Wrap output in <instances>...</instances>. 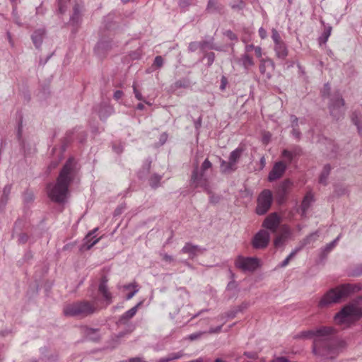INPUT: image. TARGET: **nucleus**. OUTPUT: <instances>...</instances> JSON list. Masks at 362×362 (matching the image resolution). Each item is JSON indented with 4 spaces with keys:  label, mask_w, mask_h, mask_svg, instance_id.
<instances>
[{
    "label": "nucleus",
    "mask_w": 362,
    "mask_h": 362,
    "mask_svg": "<svg viewBox=\"0 0 362 362\" xmlns=\"http://www.w3.org/2000/svg\"><path fill=\"white\" fill-rule=\"evenodd\" d=\"M107 281V276L103 275L98 291L92 290L88 294L91 301L81 300L66 305L63 310L64 315L83 318L110 305L112 303V295L108 289Z\"/></svg>",
    "instance_id": "obj_1"
},
{
    "label": "nucleus",
    "mask_w": 362,
    "mask_h": 362,
    "mask_svg": "<svg viewBox=\"0 0 362 362\" xmlns=\"http://www.w3.org/2000/svg\"><path fill=\"white\" fill-rule=\"evenodd\" d=\"M76 165L75 159L69 158L60 170L56 183H49L47 185V194L52 202L59 204H64L66 202L69 187L75 176Z\"/></svg>",
    "instance_id": "obj_2"
},
{
    "label": "nucleus",
    "mask_w": 362,
    "mask_h": 362,
    "mask_svg": "<svg viewBox=\"0 0 362 362\" xmlns=\"http://www.w3.org/2000/svg\"><path fill=\"white\" fill-rule=\"evenodd\" d=\"M361 288L360 284H345L334 288H331L322 297L318 303V307L323 308L337 303L341 298L359 291Z\"/></svg>",
    "instance_id": "obj_3"
},
{
    "label": "nucleus",
    "mask_w": 362,
    "mask_h": 362,
    "mask_svg": "<svg viewBox=\"0 0 362 362\" xmlns=\"http://www.w3.org/2000/svg\"><path fill=\"white\" fill-rule=\"evenodd\" d=\"M362 317V297H358L352 303L345 305L334 316V320L338 324H343L349 318H360Z\"/></svg>",
    "instance_id": "obj_4"
},
{
    "label": "nucleus",
    "mask_w": 362,
    "mask_h": 362,
    "mask_svg": "<svg viewBox=\"0 0 362 362\" xmlns=\"http://www.w3.org/2000/svg\"><path fill=\"white\" fill-rule=\"evenodd\" d=\"M212 167L211 163L206 158L202 163L201 168L196 166L192 174L191 185L194 188H202L208 194L211 193L208 177L205 172Z\"/></svg>",
    "instance_id": "obj_5"
},
{
    "label": "nucleus",
    "mask_w": 362,
    "mask_h": 362,
    "mask_svg": "<svg viewBox=\"0 0 362 362\" xmlns=\"http://www.w3.org/2000/svg\"><path fill=\"white\" fill-rule=\"evenodd\" d=\"M344 104V100L342 98V96L339 93H335L331 96L329 103V109L330 114L337 120L344 116L345 111Z\"/></svg>",
    "instance_id": "obj_6"
},
{
    "label": "nucleus",
    "mask_w": 362,
    "mask_h": 362,
    "mask_svg": "<svg viewBox=\"0 0 362 362\" xmlns=\"http://www.w3.org/2000/svg\"><path fill=\"white\" fill-rule=\"evenodd\" d=\"M136 315V305L132 307L130 310L124 313L117 322L118 326H125V329L118 333L117 338H122L132 333L134 330V325L129 324V321Z\"/></svg>",
    "instance_id": "obj_7"
},
{
    "label": "nucleus",
    "mask_w": 362,
    "mask_h": 362,
    "mask_svg": "<svg viewBox=\"0 0 362 362\" xmlns=\"http://www.w3.org/2000/svg\"><path fill=\"white\" fill-rule=\"evenodd\" d=\"M272 200V192L269 189H264L258 196L256 213L258 215L265 214L270 209Z\"/></svg>",
    "instance_id": "obj_8"
},
{
    "label": "nucleus",
    "mask_w": 362,
    "mask_h": 362,
    "mask_svg": "<svg viewBox=\"0 0 362 362\" xmlns=\"http://www.w3.org/2000/svg\"><path fill=\"white\" fill-rule=\"evenodd\" d=\"M259 259L256 257H244L238 256L235 261V265L237 268L243 272H253L259 266Z\"/></svg>",
    "instance_id": "obj_9"
},
{
    "label": "nucleus",
    "mask_w": 362,
    "mask_h": 362,
    "mask_svg": "<svg viewBox=\"0 0 362 362\" xmlns=\"http://www.w3.org/2000/svg\"><path fill=\"white\" fill-rule=\"evenodd\" d=\"M269 240V232L266 230H260L254 235L252 245L255 249H263L267 247Z\"/></svg>",
    "instance_id": "obj_10"
},
{
    "label": "nucleus",
    "mask_w": 362,
    "mask_h": 362,
    "mask_svg": "<svg viewBox=\"0 0 362 362\" xmlns=\"http://www.w3.org/2000/svg\"><path fill=\"white\" fill-rule=\"evenodd\" d=\"M82 21V10L78 4H75L68 25L72 27V33H76Z\"/></svg>",
    "instance_id": "obj_11"
},
{
    "label": "nucleus",
    "mask_w": 362,
    "mask_h": 362,
    "mask_svg": "<svg viewBox=\"0 0 362 362\" xmlns=\"http://www.w3.org/2000/svg\"><path fill=\"white\" fill-rule=\"evenodd\" d=\"M281 223V218L276 212L270 214L262 223V227L276 233Z\"/></svg>",
    "instance_id": "obj_12"
},
{
    "label": "nucleus",
    "mask_w": 362,
    "mask_h": 362,
    "mask_svg": "<svg viewBox=\"0 0 362 362\" xmlns=\"http://www.w3.org/2000/svg\"><path fill=\"white\" fill-rule=\"evenodd\" d=\"M286 168L287 165L284 161L279 160L276 162L268 175V180L269 182H274L279 180L283 176Z\"/></svg>",
    "instance_id": "obj_13"
},
{
    "label": "nucleus",
    "mask_w": 362,
    "mask_h": 362,
    "mask_svg": "<svg viewBox=\"0 0 362 362\" xmlns=\"http://www.w3.org/2000/svg\"><path fill=\"white\" fill-rule=\"evenodd\" d=\"M101 120L106 119L114 112L113 107L107 103L102 102L93 107Z\"/></svg>",
    "instance_id": "obj_14"
},
{
    "label": "nucleus",
    "mask_w": 362,
    "mask_h": 362,
    "mask_svg": "<svg viewBox=\"0 0 362 362\" xmlns=\"http://www.w3.org/2000/svg\"><path fill=\"white\" fill-rule=\"evenodd\" d=\"M204 251H206V248L194 245L191 243H187L180 252L183 254H187L190 259H194Z\"/></svg>",
    "instance_id": "obj_15"
},
{
    "label": "nucleus",
    "mask_w": 362,
    "mask_h": 362,
    "mask_svg": "<svg viewBox=\"0 0 362 362\" xmlns=\"http://www.w3.org/2000/svg\"><path fill=\"white\" fill-rule=\"evenodd\" d=\"M274 63L271 59H262L259 64V71L267 78L272 77L273 71L274 70Z\"/></svg>",
    "instance_id": "obj_16"
},
{
    "label": "nucleus",
    "mask_w": 362,
    "mask_h": 362,
    "mask_svg": "<svg viewBox=\"0 0 362 362\" xmlns=\"http://www.w3.org/2000/svg\"><path fill=\"white\" fill-rule=\"evenodd\" d=\"M81 331L86 339L94 342H98L100 341L101 337L99 329L83 326L81 327Z\"/></svg>",
    "instance_id": "obj_17"
},
{
    "label": "nucleus",
    "mask_w": 362,
    "mask_h": 362,
    "mask_svg": "<svg viewBox=\"0 0 362 362\" xmlns=\"http://www.w3.org/2000/svg\"><path fill=\"white\" fill-rule=\"evenodd\" d=\"M112 42L110 40H100L95 47V52L100 57H105L107 52L112 49Z\"/></svg>",
    "instance_id": "obj_18"
},
{
    "label": "nucleus",
    "mask_w": 362,
    "mask_h": 362,
    "mask_svg": "<svg viewBox=\"0 0 362 362\" xmlns=\"http://www.w3.org/2000/svg\"><path fill=\"white\" fill-rule=\"evenodd\" d=\"M97 230L98 228H95L87 234L83 239V244L81 245L80 250H88L99 241V238L95 239V237L93 235Z\"/></svg>",
    "instance_id": "obj_19"
},
{
    "label": "nucleus",
    "mask_w": 362,
    "mask_h": 362,
    "mask_svg": "<svg viewBox=\"0 0 362 362\" xmlns=\"http://www.w3.org/2000/svg\"><path fill=\"white\" fill-rule=\"evenodd\" d=\"M119 289L123 298L126 300H129L136 293V284L134 281L130 284H125L121 286Z\"/></svg>",
    "instance_id": "obj_20"
},
{
    "label": "nucleus",
    "mask_w": 362,
    "mask_h": 362,
    "mask_svg": "<svg viewBox=\"0 0 362 362\" xmlns=\"http://www.w3.org/2000/svg\"><path fill=\"white\" fill-rule=\"evenodd\" d=\"M46 34L45 28H39L35 30L31 35L32 41L37 49H39L43 42L44 37Z\"/></svg>",
    "instance_id": "obj_21"
},
{
    "label": "nucleus",
    "mask_w": 362,
    "mask_h": 362,
    "mask_svg": "<svg viewBox=\"0 0 362 362\" xmlns=\"http://www.w3.org/2000/svg\"><path fill=\"white\" fill-rule=\"evenodd\" d=\"M274 50L277 58L285 59L288 54V49L284 41L277 43L274 46Z\"/></svg>",
    "instance_id": "obj_22"
},
{
    "label": "nucleus",
    "mask_w": 362,
    "mask_h": 362,
    "mask_svg": "<svg viewBox=\"0 0 362 362\" xmlns=\"http://www.w3.org/2000/svg\"><path fill=\"white\" fill-rule=\"evenodd\" d=\"M313 201L314 199L313 194L310 192L307 193L304 197L300 206L301 216L303 217L306 216L307 211L310 208Z\"/></svg>",
    "instance_id": "obj_23"
},
{
    "label": "nucleus",
    "mask_w": 362,
    "mask_h": 362,
    "mask_svg": "<svg viewBox=\"0 0 362 362\" xmlns=\"http://www.w3.org/2000/svg\"><path fill=\"white\" fill-rule=\"evenodd\" d=\"M163 175L153 173L148 178V184L153 189H156L162 185Z\"/></svg>",
    "instance_id": "obj_24"
},
{
    "label": "nucleus",
    "mask_w": 362,
    "mask_h": 362,
    "mask_svg": "<svg viewBox=\"0 0 362 362\" xmlns=\"http://www.w3.org/2000/svg\"><path fill=\"white\" fill-rule=\"evenodd\" d=\"M35 200V195L33 191L26 189L23 194V202L24 208L29 209Z\"/></svg>",
    "instance_id": "obj_25"
},
{
    "label": "nucleus",
    "mask_w": 362,
    "mask_h": 362,
    "mask_svg": "<svg viewBox=\"0 0 362 362\" xmlns=\"http://www.w3.org/2000/svg\"><path fill=\"white\" fill-rule=\"evenodd\" d=\"M242 310L241 307L234 308L230 310L225 313L224 314H221L217 317V319L223 321V324H225L227 319H233L236 315Z\"/></svg>",
    "instance_id": "obj_26"
},
{
    "label": "nucleus",
    "mask_w": 362,
    "mask_h": 362,
    "mask_svg": "<svg viewBox=\"0 0 362 362\" xmlns=\"http://www.w3.org/2000/svg\"><path fill=\"white\" fill-rule=\"evenodd\" d=\"M243 149L242 148H236L235 150H233L229 156L228 160L229 162L235 165V167H237V163L239 161L242 153H243Z\"/></svg>",
    "instance_id": "obj_27"
},
{
    "label": "nucleus",
    "mask_w": 362,
    "mask_h": 362,
    "mask_svg": "<svg viewBox=\"0 0 362 362\" xmlns=\"http://www.w3.org/2000/svg\"><path fill=\"white\" fill-rule=\"evenodd\" d=\"M220 168L221 171L223 173H230L232 172H234L237 167H235V165H232L229 160L226 161L223 159H220Z\"/></svg>",
    "instance_id": "obj_28"
},
{
    "label": "nucleus",
    "mask_w": 362,
    "mask_h": 362,
    "mask_svg": "<svg viewBox=\"0 0 362 362\" xmlns=\"http://www.w3.org/2000/svg\"><path fill=\"white\" fill-rule=\"evenodd\" d=\"M351 120L356 126L358 134L362 136V115L360 113L354 112L351 115Z\"/></svg>",
    "instance_id": "obj_29"
},
{
    "label": "nucleus",
    "mask_w": 362,
    "mask_h": 362,
    "mask_svg": "<svg viewBox=\"0 0 362 362\" xmlns=\"http://www.w3.org/2000/svg\"><path fill=\"white\" fill-rule=\"evenodd\" d=\"M163 63H164L163 58L161 56H156L154 59L152 66H151V68L148 70H147V72L151 73L156 70L160 69L163 66Z\"/></svg>",
    "instance_id": "obj_30"
},
{
    "label": "nucleus",
    "mask_w": 362,
    "mask_h": 362,
    "mask_svg": "<svg viewBox=\"0 0 362 362\" xmlns=\"http://www.w3.org/2000/svg\"><path fill=\"white\" fill-rule=\"evenodd\" d=\"M221 7L218 5L216 0H209L206 11L209 13H214L216 12H221Z\"/></svg>",
    "instance_id": "obj_31"
},
{
    "label": "nucleus",
    "mask_w": 362,
    "mask_h": 362,
    "mask_svg": "<svg viewBox=\"0 0 362 362\" xmlns=\"http://www.w3.org/2000/svg\"><path fill=\"white\" fill-rule=\"evenodd\" d=\"M331 167L329 165H325L323 168V170L320 175L319 182L320 183L326 185L327 180L330 173Z\"/></svg>",
    "instance_id": "obj_32"
},
{
    "label": "nucleus",
    "mask_w": 362,
    "mask_h": 362,
    "mask_svg": "<svg viewBox=\"0 0 362 362\" xmlns=\"http://www.w3.org/2000/svg\"><path fill=\"white\" fill-rule=\"evenodd\" d=\"M189 85V83L187 80L186 79H182V80H178L177 81H175L171 86H170V90L173 92L177 90L179 88H187Z\"/></svg>",
    "instance_id": "obj_33"
},
{
    "label": "nucleus",
    "mask_w": 362,
    "mask_h": 362,
    "mask_svg": "<svg viewBox=\"0 0 362 362\" xmlns=\"http://www.w3.org/2000/svg\"><path fill=\"white\" fill-rule=\"evenodd\" d=\"M241 64L245 69H248L250 66L254 65L252 58L247 54H243L240 59Z\"/></svg>",
    "instance_id": "obj_34"
},
{
    "label": "nucleus",
    "mask_w": 362,
    "mask_h": 362,
    "mask_svg": "<svg viewBox=\"0 0 362 362\" xmlns=\"http://www.w3.org/2000/svg\"><path fill=\"white\" fill-rule=\"evenodd\" d=\"M230 6L233 10L242 11L245 7V3L243 0H231Z\"/></svg>",
    "instance_id": "obj_35"
},
{
    "label": "nucleus",
    "mask_w": 362,
    "mask_h": 362,
    "mask_svg": "<svg viewBox=\"0 0 362 362\" xmlns=\"http://www.w3.org/2000/svg\"><path fill=\"white\" fill-rule=\"evenodd\" d=\"M300 250V247H296L291 251V252L287 256V257L280 264L281 267H286L291 259H292L296 255Z\"/></svg>",
    "instance_id": "obj_36"
},
{
    "label": "nucleus",
    "mask_w": 362,
    "mask_h": 362,
    "mask_svg": "<svg viewBox=\"0 0 362 362\" xmlns=\"http://www.w3.org/2000/svg\"><path fill=\"white\" fill-rule=\"evenodd\" d=\"M331 32H332V27L331 26H328L327 27L323 33H322V35H320V37H319V41L320 43H326L331 35Z\"/></svg>",
    "instance_id": "obj_37"
},
{
    "label": "nucleus",
    "mask_w": 362,
    "mask_h": 362,
    "mask_svg": "<svg viewBox=\"0 0 362 362\" xmlns=\"http://www.w3.org/2000/svg\"><path fill=\"white\" fill-rule=\"evenodd\" d=\"M341 237V235L339 234L334 240L327 244L325 247L323 248V252L329 253V252H331L333 250V248L336 246L337 243L340 240Z\"/></svg>",
    "instance_id": "obj_38"
},
{
    "label": "nucleus",
    "mask_w": 362,
    "mask_h": 362,
    "mask_svg": "<svg viewBox=\"0 0 362 362\" xmlns=\"http://www.w3.org/2000/svg\"><path fill=\"white\" fill-rule=\"evenodd\" d=\"M144 102L145 103V104H143L141 103H137V110H145L146 111L151 112V106H152L153 102L151 100L144 101Z\"/></svg>",
    "instance_id": "obj_39"
},
{
    "label": "nucleus",
    "mask_w": 362,
    "mask_h": 362,
    "mask_svg": "<svg viewBox=\"0 0 362 362\" xmlns=\"http://www.w3.org/2000/svg\"><path fill=\"white\" fill-rule=\"evenodd\" d=\"M204 43L203 42H192L189 44L188 50L190 52H194L199 48H204Z\"/></svg>",
    "instance_id": "obj_40"
},
{
    "label": "nucleus",
    "mask_w": 362,
    "mask_h": 362,
    "mask_svg": "<svg viewBox=\"0 0 362 362\" xmlns=\"http://www.w3.org/2000/svg\"><path fill=\"white\" fill-rule=\"evenodd\" d=\"M182 354L180 353H172L170 354L168 356L161 358L159 360V362H169L173 360L178 359L181 357Z\"/></svg>",
    "instance_id": "obj_41"
},
{
    "label": "nucleus",
    "mask_w": 362,
    "mask_h": 362,
    "mask_svg": "<svg viewBox=\"0 0 362 362\" xmlns=\"http://www.w3.org/2000/svg\"><path fill=\"white\" fill-rule=\"evenodd\" d=\"M281 156L286 160L288 163H291L292 160L295 158L291 151L288 149H284L281 152Z\"/></svg>",
    "instance_id": "obj_42"
},
{
    "label": "nucleus",
    "mask_w": 362,
    "mask_h": 362,
    "mask_svg": "<svg viewBox=\"0 0 362 362\" xmlns=\"http://www.w3.org/2000/svg\"><path fill=\"white\" fill-rule=\"evenodd\" d=\"M10 192V188L6 186L4 188L3 191V197L0 199V207H4L6 204L7 199H8V194Z\"/></svg>",
    "instance_id": "obj_43"
},
{
    "label": "nucleus",
    "mask_w": 362,
    "mask_h": 362,
    "mask_svg": "<svg viewBox=\"0 0 362 362\" xmlns=\"http://www.w3.org/2000/svg\"><path fill=\"white\" fill-rule=\"evenodd\" d=\"M18 243L19 245L25 244L30 239V236L25 233H19L17 234Z\"/></svg>",
    "instance_id": "obj_44"
},
{
    "label": "nucleus",
    "mask_w": 362,
    "mask_h": 362,
    "mask_svg": "<svg viewBox=\"0 0 362 362\" xmlns=\"http://www.w3.org/2000/svg\"><path fill=\"white\" fill-rule=\"evenodd\" d=\"M272 38L274 42V44L276 45L277 43H280L284 40L281 39V37L279 33L275 28L272 30Z\"/></svg>",
    "instance_id": "obj_45"
},
{
    "label": "nucleus",
    "mask_w": 362,
    "mask_h": 362,
    "mask_svg": "<svg viewBox=\"0 0 362 362\" xmlns=\"http://www.w3.org/2000/svg\"><path fill=\"white\" fill-rule=\"evenodd\" d=\"M291 185L292 182L289 180H286L281 183L280 190L284 195L288 193V188Z\"/></svg>",
    "instance_id": "obj_46"
},
{
    "label": "nucleus",
    "mask_w": 362,
    "mask_h": 362,
    "mask_svg": "<svg viewBox=\"0 0 362 362\" xmlns=\"http://www.w3.org/2000/svg\"><path fill=\"white\" fill-rule=\"evenodd\" d=\"M362 275V265H358L349 272L350 276H359Z\"/></svg>",
    "instance_id": "obj_47"
},
{
    "label": "nucleus",
    "mask_w": 362,
    "mask_h": 362,
    "mask_svg": "<svg viewBox=\"0 0 362 362\" xmlns=\"http://www.w3.org/2000/svg\"><path fill=\"white\" fill-rule=\"evenodd\" d=\"M285 240H286V236H284V235H279L277 236L275 240H274V245L276 247H281L284 245V242H285Z\"/></svg>",
    "instance_id": "obj_48"
},
{
    "label": "nucleus",
    "mask_w": 362,
    "mask_h": 362,
    "mask_svg": "<svg viewBox=\"0 0 362 362\" xmlns=\"http://www.w3.org/2000/svg\"><path fill=\"white\" fill-rule=\"evenodd\" d=\"M112 149L116 153L120 154L123 151V146L121 143L115 142L112 144Z\"/></svg>",
    "instance_id": "obj_49"
},
{
    "label": "nucleus",
    "mask_w": 362,
    "mask_h": 362,
    "mask_svg": "<svg viewBox=\"0 0 362 362\" xmlns=\"http://www.w3.org/2000/svg\"><path fill=\"white\" fill-rule=\"evenodd\" d=\"M290 151H291V153L293 154V156H294V158L300 155L301 152H302V149L300 146H295L292 148L291 150H290Z\"/></svg>",
    "instance_id": "obj_50"
},
{
    "label": "nucleus",
    "mask_w": 362,
    "mask_h": 362,
    "mask_svg": "<svg viewBox=\"0 0 362 362\" xmlns=\"http://www.w3.org/2000/svg\"><path fill=\"white\" fill-rule=\"evenodd\" d=\"M290 120H291L292 129L298 128V118L296 116H295L293 115H291Z\"/></svg>",
    "instance_id": "obj_51"
},
{
    "label": "nucleus",
    "mask_w": 362,
    "mask_h": 362,
    "mask_svg": "<svg viewBox=\"0 0 362 362\" xmlns=\"http://www.w3.org/2000/svg\"><path fill=\"white\" fill-rule=\"evenodd\" d=\"M124 93L120 90H117L113 94V98L117 101H119L120 99H122Z\"/></svg>",
    "instance_id": "obj_52"
},
{
    "label": "nucleus",
    "mask_w": 362,
    "mask_h": 362,
    "mask_svg": "<svg viewBox=\"0 0 362 362\" xmlns=\"http://www.w3.org/2000/svg\"><path fill=\"white\" fill-rule=\"evenodd\" d=\"M227 84H228V79L225 76H223L221 78L220 89L222 91L225 90Z\"/></svg>",
    "instance_id": "obj_53"
},
{
    "label": "nucleus",
    "mask_w": 362,
    "mask_h": 362,
    "mask_svg": "<svg viewBox=\"0 0 362 362\" xmlns=\"http://www.w3.org/2000/svg\"><path fill=\"white\" fill-rule=\"evenodd\" d=\"M291 134L295 139L298 140L300 139L301 133L298 128H293L292 129Z\"/></svg>",
    "instance_id": "obj_54"
},
{
    "label": "nucleus",
    "mask_w": 362,
    "mask_h": 362,
    "mask_svg": "<svg viewBox=\"0 0 362 362\" xmlns=\"http://www.w3.org/2000/svg\"><path fill=\"white\" fill-rule=\"evenodd\" d=\"M73 134H74V132L72 131L68 132L66 133V136L64 137V146L67 145L68 144H69L71 141Z\"/></svg>",
    "instance_id": "obj_55"
},
{
    "label": "nucleus",
    "mask_w": 362,
    "mask_h": 362,
    "mask_svg": "<svg viewBox=\"0 0 362 362\" xmlns=\"http://www.w3.org/2000/svg\"><path fill=\"white\" fill-rule=\"evenodd\" d=\"M223 323L222 325H219V326H217L216 327H211L209 331H208V333L209 334H216V333H219L221 331V329H222V326H223Z\"/></svg>",
    "instance_id": "obj_56"
},
{
    "label": "nucleus",
    "mask_w": 362,
    "mask_h": 362,
    "mask_svg": "<svg viewBox=\"0 0 362 362\" xmlns=\"http://www.w3.org/2000/svg\"><path fill=\"white\" fill-rule=\"evenodd\" d=\"M329 91H330V86H329V84L328 83H325L324 85V88H323V90L322 91V96L324 98H325L327 95H328L329 94Z\"/></svg>",
    "instance_id": "obj_57"
},
{
    "label": "nucleus",
    "mask_w": 362,
    "mask_h": 362,
    "mask_svg": "<svg viewBox=\"0 0 362 362\" xmlns=\"http://www.w3.org/2000/svg\"><path fill=\"white\" fill-rule=\"evenodd\" d=\"M22 132H23V124L22 121L20 120L18 124V130H17V138L20 141L22 138Z\"/></svg>",
    "instance_id": "obj_58"
},
{
    "label": "nucleus",
    "mask_w": 362,
    "mask_h": 362,
    "mask_svg": "<svg viewBox=\"0 0 362 362\" xmlns=\"http://www.w3.org/2000/svg\"><path fill=\"white\" fill-rule=\"evenodd\" d=\"M225 35L231 40H237V35L231 30H227Z\"/></svg>",
    "instance_id": "obj_59"
},
{
    "label": "nucleus",
    "mask_w": 362,
    "mask_h": 362,
    "mask_svg": "<svg viewBox=\"0 0 362 362\" xmlns=\"http://www.w3.org/2000/svg\"><path fill=\"white\" fill-rule=\"evenodd\" d=\"M168 140V134L164 132L163 134H160V137H159V144L160 145H163Z\"/></svg>",
    "instance_id": "obj_60"
},
{
    "label": "nucleus",
    "mask_w": 362,
    "mask_h": 362,
    "mask_svg": "<svg viewBox=\"0 0 362 362\" xmlns=\"http://www.w3.org/2000/svg\"><path fill=\"white\" fill-rule=\"evenodd\" d=\"M258 33L261 39H265L267 37V32L262 27L259 28Z\"/></svg>",
    "instance_id": "obj_61"
},
{
    "label": "nucleus",
    "mask_w": 362,
    "mask_h": 362,
    "mask_svg": "<svg viewBox=\"0 0 362 362\" xmlns=\"http://www.w3.org/2000/svg\"><path fill=\"white\" fill-rule=\"evenodd\" d=\"M47 360L49 362H56L58 360V354L56 353L50 354L47 357Z\"/></svg>",
    "instance_id": "obj_62"
},
{
    "label": "nucleus",
    "mask_w": 362,
    "mask_h": 362,
    "mask_svg": "<svg viewBox=\"0 0 362 362\" xmlns=\"http://www.w3.org/2000/svg\"><path fill=\"white\" fill-rule=\"evenodd\" d=\"M151 160L150 158H147L143 165V168L144 170L148 171L151 168Z\"/></svg>",
    "instance_id": "obj_63"
},
{
    "label": "nucleus",
    "mask_w": 362,
    "mask_h": 362,
    "mask_svg": "<svg viewBox=\"0 0 362 362\" xmlns=\"http://www.w3.org/2000/svg\"><path fill=\"white\" fill-rule=\"evenodd\" d=\"M189 1L188 0H182L179 2V6L182 9H185L189 6Z\"/></svg>",
    "instance_id": "obj_64"
}]
</instances>
